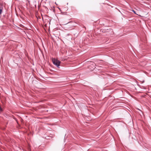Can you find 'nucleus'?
Segmentation results:
<instances>
[{"instance_id":"f257e3e1","label":"nucleus","mask_w":151,"mask_h":151,"mask_svg":"<svg viewBox=\"0 0 151 151\" xmlns=\"http://www.w3.org/2000/svg\"><path fill=\"white\" fill-rule=\"evenodd\" d=\"M53 64L55 65L58 68H59L60 62L57 59H54L52 60Z\"/></svg>"},{"instance_id":"f03ea898","label":"nucleus","mask_w":151,"mask_h":151,"mask_svg":"<svg viewBox=\"0 0 151 151\" xmlns=\"http://www.w3.org/2000/svg\"><path fill=\"white\" fill-rule=\"evenodd\" d=\"M2 11V9H0V14H1Z\"/></svg>"},{"instance_id":"7ed1b4c3","label":"nucleus","mask_w":151,"mask_h":151,"mask_svg":"<svg viewBox=\"0 0 151 151\" xmlns=\"http://www.w3.org/2000/svg\"><path fill=\"white\" fill-rule=\"evenodd\" d=\"M2 111V109L1 108V106H0V111Z\"/></svg>"},{"instance_id":"20e7f679","label":"nucleus","mask_w":151,"mask_h":151,"mask_svg":"<svg viewBox=\"0 0 151 151\" xmlns=\"http://www.w3.org/2000/svg\"><path fill=\"white\" fill-rule=\"evenodd\" d=\"M133 11L135 13V11L134 10H133Z\"/></svg>"},{"instance_id":"39448f33","label":"nucleus","mask_w":151,"mask_h":151,"mask_svg":"<svg viewBox=\"0 0 151 151\" xmlns=\"http://www.w3.org/2000/svg\"><path fill=\"white\" fill-rule=\"evenodd\" d=\"M72 22H70L68 23V24H70V23H71Z\"/></svg>"}]
</instances>
